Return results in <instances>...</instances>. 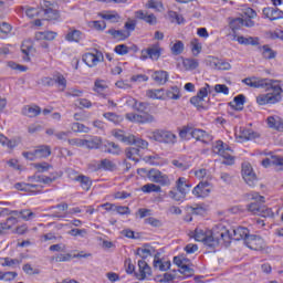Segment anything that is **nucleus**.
Listing matches in <instances>:
<instances>
[{"mask_svg":"<svg viewBox=\"0 0 283 283\" xmlns=\"http://www.w3.org/2000/svg\"><path fill=\"white\" fill-rule=\"evenodd\" d=\"M193 238L197 242H202L210 249L219 244L231 243V234H229V230L222 223L217 224L212 230L196 228Z\"/></svg>","mask_w":283,"mask_h":283,"instance_id":"f257e3e1","label":"nucleus"},{"mask_svg":"<svg viewBox=\"0 0 283 283\" xmlns=\"http://www.w3.org/2000/svg\"><path fill=\"white\" fill-rule=\"evenodd\" d=\"M282 101V84L273 82L266 94L256 96L258 105H275Z\"/></svg>","mask_w":283,"mask_h":283,"instance_id":"f03ea898","label":"nucleus"},{"mask_svg":"<svg viewBox=\"0 0 283 283\" xmlns=\"http://www.w3.org/2000/svg\"><path fill=\"white\" fill-rule=\"evenodd\" d=\"M191 186L187 184V178L179 177L175 184V187L168 191V198L175 202H185L187 193H189Z\"/></svg>","mask_w":283,"mask_h":283,"instance_id":"7ed1b4c3","label":"nucleus"},{"mask_svg":"<svg viewBox=\"0 0 283 283\" xmlns=\"http://www.w3.org/2000/svg\"><path fill=\"white\" fill-rule=\"evenodd\" d=\"M180 138H187V136H191L196 140H200L205 145H209L213 140V136L200 128H192L191 126H185L179 132Z\"/></svg>","mask_w":283,"mask_h":283,"instance_id":"20e7f679","label":"nucleus"},{"mask_svg":"<svg viewBox=\"0 0 283 283\" xmlns=\"http://www.w3.org/2000/svg\"><path fill=\"white\" fill-rule=\"evenodd\" d=\"M213 154H218L219 156H222L223 165H233L234 158H233V150L229 145L224 144L222 140H217L212 146Z\"/></svg>","mask_w":283,"mask_h":283,"instance_id":"39448f33","label":"nucleus"},{"mask_svg":"<svg viewBox=\"0 0 283 283\" xmlns=\"http://www.w3.org/2000/svg\"><path fill=\"white\" fill-rule=\"evenodd\" d=\"M153 140L163 143L164 145H176L178 143V136L171 130L156 129L153 132Z\"/></svg>","mask_w":283,"mask_h":283,"instance_id":"423d86ee","label":"nucleus"},{"mask_svg":"<svg viewBox=\"0 0 283 283\" xmlns=\"http://www.w3.org/2000/svg\"><path fill=\"white\" fill-rule=\"evenodd\" d=\"M242 83L248 85L249 87H254V88H262L265 90V92H269V88L273 83H280L277 80H269V78H260V77H247L242 80Z\"/></svg>","mask_w":283,"mask_h":283,"instance_id":"0eeeda50","label":"nucleus"},{"mask_svg":"<svg viewBox=\"0 0 283 283\" xmlns=\"http://www.w3.org/2000/svg\"><path fill=\"white\" fill-rule=\"evenodd\" d=\"M148 179L150 182H157V185H161V187H169L171 185V179L166 174H163L158 169H150L147 172Z\"/></svg>","mask_w":283,"mask_h":283,"instance_id":"6e6552de","label":"nucleus"},{"mask_svg":"<svg viewBox=\"0 0 283 283\" xmlns=\"http://www.w3.org/2000/svg\"><path fill=\"white\" fill-rule=\"evenodd\" d=\"M174 264L179 268V272L186 277L193 275V269H191V261L182 255L174 258Z\"/></svg>","mask_w":283,"mask_h":283,"instance_id":"1a4fd4ad","label":"nucleus"},{"mask_svg":"<svg viewBox=\"0 0 283 283\" xmlns=\"http://www.w3.org/2000/svg\"><path fill=\"white\" fill-rule=\"evenodd\" d=\"M160 54H163V48H160L159 43H155L142 51L140 60L147 61V59H150L151 61H158Z\"/></svg>","mask_w":283,"mask_h":283,"instance_id":"9d476101","label":"nucleus"},{"mask_svg":"<svg viewBox=\"0 0 283 283\" xmlns=\"http://www.w3.org/2000/svg\"><path fill=\"white\" fill-rule=\"evenodd\" d=\"M126 119L129 120L130 123H139L140 125L156 123V117L149 113H143V114L127 113Z\"/></svg>","mask_w":283,"mask_h":283,"instance_id":"9b49d317","label":"nucleus"},{"mask_svg":"<svg viewBox=\"0 0 283 283\" xmlns=\"http://www.w3.org/2000/svg\"><path fill=\"white\" fill-rule=\"evenodd\" d=\"M241 174L244 182H247L249 187H254L255 185H258V176L253 171V167H251V164H243Z\"/></svg>","mask_w":283,"mask_h":283,"instance_id":"f8f14e48","label":"nucleus"},{"mask_svg":"<svg viewBox=\"0 0 283 283\" xmlns=\"http://www.w3.org/2000/svg\"><path fill=\"white\" fill-rule=\"evenodd\" d=\"M211 85L205 84L203 87L199 90L197 93V96H193L190 98L191 105H195V107H202V103H205V98L211 94Z\"/></svg>","mask_w":283,"mask_h":283,"instance_id":"ddd939ff","label":"nucleus"},{"mask_svg":"<svg viewBox=\"0 0 283 283\" xmlns=\"http://www.w3.org/2000/svg\"><path fill=\"white\" fill-rule=\"evenodd\" d=\"M211 189L213 187L211 186V182L207 180H201L193 189L192 193L197 198H207L209 193H211Z\"/></svg>","mask_w":283,"mask_h":283,"instance_id":"4468645a","label":"nucleus"},{"mask_svg":"<svg viewBox=\"0 0 283 283\" xmlns=\"http://www.w3.org/2000/svg\"><path fill=\"white\" fill-rule=\"evenodd\" d=\"M88 167L93 171H101V169L104 171H115L116 164L109 159H102L99 161H93Z\"/></svg>","mask_w":283,"mask_h":283,"instance_id":"2eb2a0df","label":"nucleus"},{"mask_svg":"<svg viewBox=\"0 0 283 283\" xmlns=\"http://www.w3.org/2000/svg\"><path fill=\"white\" fill-rule=\"evenodd\" d=\"M104 56L102 52L95 51V53H85L82 56V61L87 67H96L98 63H103Z\"/></svg>","mask_w":283,"mask_h":283,"instance_id":"dca6fc26","label":"nucleus"},{"mask_svg":"<svg viewBox=\"0 0 283 283\" xmlns=\"http://www.w3.org/2000/svg\"><path fill=\"white\" fill-rule=\"evenodd\" d=\"M244 244L252 251H262L264 249V239L260 235L250 234V237H247Z\"/></svg>","mask_w":283,"mask_h":283,"instance_id":"f3484780","label":"nucleus"},{"mask_svg":"<svg viewBox=\"0 0 283 283\" xmlns=\"http://www.w3.org/2000/svg\"><path fill=\"white\" fill-rule=\"evenodd\" d=\"M259 136L260 135H258V133L244 127H240L239 130L235 132V138L238 143H247V140H255V138H258Z\"/></svg>","mask_w":283,"mask_h":283,"instance_id":"a211bd4d","label":"nucleus"},{"mask_svg":"<svg viewBox=\"0 0 283 283\" xmlns=\"http://www.w3.org/2000/svg\"><path fill=\"white\" fill-rule=\"evenodd\" d=\"M14 189L18 191H27L29 193H41L43 186L36 185L34 182H17L14 184Z\"/></svg>","mask_w":283,"mask_h":283,"instance_id":"6ab92c4d","label":"nucleus"},{"mask_svg":"<svg viewBox=\"0 0 283 283\" xmlns=\"http://www.w3.org/2000/svg\"><path fill=\"white\" fill-rule=\"evenodd\" d=\"M250 198L251 200H255L256 202H251L250 205H248V211H250V213H253V216H259L260 210L262 209V206H260L259 202H264V197L260 196V193L258 192H252L250 193Z\"/></svg>","mask_w":283,"mask_h":283,"instance_id":"aec40b11","label":"nucleus"},{"mask_svg":"<svg viewBox=\"0 0 283 283\" xmlns=\"http://www.w3.org/2000/svg\"><path fill=\"white\" fill-rule=\"evenodd\" d=\"M135 19L145 21V23H148V25H156V23H158V18H156L154 13H149L143 10L135 11Z\"/></svg>","mask_w":283,"mask_h":283,"instance_id":"412c9836","label":"nucleus"},{"mask_svg":"<svg viewBox=\"0 0 283 283\" xmlns=\"http://www.w3.org/2000/svg\"><path fill=\"white\" fill-rule=\"evenodd\" d=\"M263 17L269 19V21H279V19H283V11L277 8L268 7L263 9Z\"/></svg>","mask_w":283,"mask_h":283,"instance_id":"4be33fe9","label":"nucleus"},{"mask_svg":"<svg viewBox=\"0 0 283 283\" xmlns=\"http://www.w3.org/2000/svg\"><path fill=\"white\" fill-rule=\"evenodd\" d=\"M138 273H136V277L138 280H145L146 277H149L151 275V268L149 264L146 263L145 260L138 261Z\"/></svg>","mask_w":283,"mask_h":283,"instance_id":"5701e85b","label":"nucleus"},{"mask_svg":"<svg viewBox=\"0 0 283 283\" xmlns=\"http://www.w3.org/2000/svg\"><path fill=\"white\" fill-rule=\"evenodd\" d=\"M93 90L96 92V94H99L102 98H107V96H109V94L107 93L109 86L104 80H96Z\"/></svg>","mask_w":283,"mask_h":283,"instance_id":"b1692460","label":"nucleus"},{"mask_svg":"<svg viewBox=\"0 0 283 283\" xmlns=\"http://www.w3.org/2000/svg\"><path fill=\"white\" fill-rule=\"evenodd\" d=\"M232 233L233 234H231V232H229L230 240H231V238L233 240H244V243L247 242V238L250 237L249 229H247L244 227H238V228L233 229Z\"/></svg>","mask_w":283,"mask_h":283,"instance_id":"393cba45","label":"nucleus"},{"mask_svg":"<svg viewBox=\"0 0 283 283\" xmlns=\"http://www.w3.org/2000/svg\"><path fill=\"white\" fill-rule=\"evenodd\" d=\"M51 3L50 1H43V7L46 8L44 9V19L46 21H56L59 19V11L54 10L52 7H50Z\"/></svg>","mask_w":283,"mask_h":283,"instance_id":"a878e982","label":"nucleus"},{"mask_svg":"<svg viewBox=\"0 0 283 283\" xmlns=\"http://www.w3.org/2000/svg\"><path fill=\"white\" fill-rule=\"evenodd\" d=\"M259 52L261 53V56L265 59V61H271L277 56V51L272 50L269 44L259 46Z\"/></svg>","mask_w":283,"mask_h":283,"instance_id":"bb28decb","label":"nucleus"},{"mask_svg":"<svg viewBox=\"0 0 283 283\" xmlns=\"http://www.w3.org/2000/svg\"><path fill=\"white\" fill-rule=\"evenodd\" d=\"M151 78L157 85H165L169 81V73L167 71H155Z\"/></svg>","mask_w":283,"mask_h":283,"instance_id":"cd10ccee","label":"nucleus"},{"mask_svg":"<svg viewBox=\"0 0 283 283\" xmlns=\"http://www.w3.org/2000/svg\"><path fill=\"white\" fill-rule=\"evenodd\" d=\"M107 34H111L116 41H125L126 39H129L132 33L129 31L109 29Z\"/></svg>","mask_w":283,"mask_h":283,"instance_id":"c85d7f7f","label":"nucleus"},{"mask_svg":"<svg viewBox=\"0 0 283 283\" xmlns=\"http://www.w3.org/2000/svg\"><path fill=\"white\" fill-rule=\"evenodd\" d=\"M233 41H238L240 45H260V38H253V36H235L233 35Z\"/></svg>","mask_w":283,"mask_h":283,"instance_id":"c756f323","label":"nucleus"},{"mask_svg":"<svg viewBox=\"0 0 283 283\" xmlns=\"http://www.w3.org/2000/svg\"><path fill=\"white\" fill-rule=\"evenodd\" d=\"M65 39L70 43H80L81 41H83V32L76 29H70V31L65 35Z\"/></svg>","mask_w":283,"mask_h":283,"instance_id":"7c9ffc66","label":"nucleus"},{"mask_svg":"<svg viewBox=\"0 0 283 283\" xmlns=\"http://www.w3.org/2000/svg\"><path fill=\"white\" fill-rule=\"evenodd\" d=\"M12 216H20V218H22V220H24L25 222H30V220H34V218H36V213L32 212V210L30 209H24V210H13Z\"/></svg>","mask_w":283,"mask_h":283,"instance_id":"2f4dec72","label":"nucleus"},{"mask_svg":"<svg viewBox=\"0 0 283 283\" xmlns=\"http://www.w3.org/2000/svg\"><path fill=\"white\" fill-rule=\"evenodd\" d=\"M268 125L271 129H276V132H283V122L280 116L268 117Z\"/></svg>","mask_w":283,"mask_h":283,"instance_id":"473e14b6","label":"nucleus"},{"mask_svg":"<svg viewBox=\"0 0 283 283\" xmlns=\"http://www.w3.org/2000/svg\"><path fill=\"white\" fill-rule=\"evenodd\" d=\"M34 151L38 159L48 158L52 155V147H50L49 145H41V146H36Z\"/></svg>","mask_w":283,"mask_h":283,"instance_id":"72a5a7b5","label":"nucleus"},{"mask_svg":"<svg viewBox=\"0 0 283 283\" xmlns=\"http://www.w3.org/2000/svg\"><path fill=\"white\" fill-rule=\"evenodd\" d=\"M147 98H151L153 101H165V90H148L146 91Z\"/></svg>","mask_w":283,"mask_h":283,"instance_id":"f704fd0d","label":"nucleus"},{"mask_svg":"<svg viewBox=\"0 0 283 283\" xmlns=\"http://www.w3.org/2000/svg\"><path fill=\"white\" fill-rule=\"evenodd\" d=\"M36 41H54L56 32L54 31H39L35 33Z\"/></svg>","mask_w":283,"mask_h":283,"instance_id":"c9c22d12","label":"nucleus"},{"mask_svg":"<svg viewBox=\"0 0 283 283\" xmlns=\"http://www.w3.org/2000/svg\"><path fill=\"white\" fill-rule=\"evenodd\" d=\"M113 136L126 145H132V140H134V135H125L123 130H113Z\"/></svg>","mask_w":283,"mask_h":283,"instance_id":"e433bc0d","label":"nucleus"},{"mask_svg":"<svg viewBox=\"0 0 283 283\" xmlns=\"http://www.w3.org/2000/svg\"><path fill=\"white\" fill-rule=\"evenodd\" d=\"M74 180L76 182H80L81 188L84 191H90V189L92 188V179H90V177H87L85 175H80V176L75 177Z\"/></svg>","mask_w":283,"mask_h":283,"instance_id":"4c0bfd02","label":"nucleus"},{"mask_svg":"<svg viewBox=\"0 0 283 283\" xmlns=\"http://www.w3.org/2000/svg\"><path fill=\"white\" fill-rule=\"evenodd\" d=\"M53 82L56 83L60 92H65L67 87V80L65 78V76H63V74L55 73L53 75Z\"/></svg>","mask_w":283,"mask_h":283,"instance_id":"58836bf2","label":"nucleus"},{"mask_svg":"<svg viewBox=\"0 0 283 283\" xmlns=\"http://www.w3.org/2000/svg\"><path fill=\"white\" fill-rule=\"evenodd\" d=\"M263 167H271V165H276L277 167H283V157L272 156L262 160Z\"/></svg>","mask_w":283,"mask_h":283,"instance_id":"ea45409f","label":"nucleus"},{"mask_svg":"<svg viewBox=\"0 0 283 283\" xmlns=\"http://www.w3.org/2000/svg\"><path fill=\"white\" fill-rule=\"evenodd\" d=\"M154 269H157L158 271H169V269H171V262L163 261L160 258L155 256Z\"/></svg>","mask_w":283,"mask_h":283,"instance_id":"a19ab883","label":"nucleus"},{"mask_svg":"<svg viewBox=\"0 0 283 283\" xmlns=\"http://www.w3.org/2000/svg\"><path fill=\"white\" fill-rule=\"evenodd\" d=\"M180 96V88H178V86H172L169 90L165 91V101L166 98H170L171 101H178Z\"/></svg>","mask_w":283,"mask_h":283,"instance_id":"79ce46f5","label":"nucleus"},{"mask_svg":"<svg viewBox=\"0 0 283 283\" xmlns=\"http://www.w3.org/2000/svg\"><path fill=\"white\" fill-rule=\"evenodd\" d=\"M22 114L24 116H29V118H34L41 114V107L39 106H27L22 109Z\"/></svg>","mask_w":283,"mask_h":283,"instance_id":"37998d69","label":"nucleus"},{"mask_svg":"<svg viewBox=\"0 0 283 283\" xmlns=\"http://www.w3.org/2000/svg\"><path fill=\"white\" fill-rule=\"evenodd\" d=\"M126 157L128 160L138 163V160H140V150L138 148L129 147L126 149Z\"/></svg>","mask_w":283,"mask_h":283,"instance_id":"c03bdc74","label":"nucleus"},{"mask_svg":"<svg viewBox=\"0 0 283 283\" xmlns=\"http://www.w3.org/2000/svg\"><path fill=\"white\" fill-rule=\"evenodd\" d=\"M28 182H42L43 185H51V182H54V179L48 176H32L28 178Z\"/></svg>","mask_w":283,"mask_h":283,"instance_id":"a18cd8bd","label":"nucleus"},{"mask_svg":"<svg viewBox=\"0 0 283 283\" xmlns=\"http://www.w3.org/2000/svg\"><path fill=\"white\" fill-rule=\"evenodd\" d=\"M101 137H94L92 139H84V147H87V149H98L102 145Z\"/></svg>","mask_w":283,"mask_h":283,"instance_id":"49530a36","label":"nucleus"},{"mask_svg":"<svg viewBox=\"0 0 283 283\" xmlns=\"http://www.w3.org/2000/svg\"><path fill=\"white\" fill-rule=\"evenodd\" d=\"M144 193H160L163 188L156 184H146L142 187Z\"/></svg>","mask_w":283,"mask_h":283,"instance_id":"de8ad7c7","label":"nucleus"},{"mask_svg":"<svg viewBox=\"0 0 283 283\" xmlns=\"http://www.w3.org/2000/svg\"><path fill=\"white\" fill-rule=\"evenodd\" d=\"M182 65L185 70H198V66L200 65V62L196 59H185L182 61Z\"/></svg>","mask_w":283,"mask_h":283,"instance_id":"09e8293b","label":"nucleus"},{"mask_svg":"<svg viewBox=\"0 0 283 283\" xmlns=\"http://www.w3.org/2000/svg\"><path fill=\"white\" fill-rule=\"evenodd\" d=\"M195 176L199 180H207V182H209V180H211V174H209V170L205 169V168L196 170Z\"/></svg>","mask_w":283,"mask_h":283,"instance_id":"8fccbe9b","label":"nucleus"},{"mask_svg":"<svg viewBox=\"0 0 283 283\" xmlns=\"http://www.w3.org/2000/svg\"><path fill=\"white\" fill-rule=\"evenodd\" d=\"M101 17L102 19H105L106 21H112L113 23H118V21H120V15L115 11L102 13Z\"/></svg>","mask_w":283,"mask_h":283,"instance_id":"3c124183","label":"nucleus"},{"mask_svg":"<svg viewBox=\"0 0 283 283\" xmlns=\"http://www.w3.org/2000/svg\"><path fill=\"white\" fill-rule=\"evenodd\" d=\"M103 116H104V118H106V120H109L111 123H114L115 125L123 123V118L119 115H117L116 113H104Z\"/></svg>","mask_w":283,"mask_h":283,"instance_id":"603ef678","label":"nucleus"},{"mask_svg":"<svg viewBox=\"0 0 283 283\" xmlns=\"http://www.w3.org/2000/svg\"><path fill=\"white\" fill-rule=\"evenodd\" d=\"M247 101V97H244V95H238L234 97L233 103H231L232 107H234V109H242V107H244V103Z\"/></svg>","mask_w":283,"mask_h":283,"instance_id":"864d4df0","label":"nucleus"},{"mask_svg":"<svg viewBox=\"0 0 283 283\" xmlns=\"http://www.w3.org/2000/svg\"><path fill=\"white\" fill-rule=\"evenodd\" d=\"M189 209L193 216H205L207 213V208L202 205L190 206Z\"/></svg>","mask_w":283,"mask_h":283,"instance_id":"5fc2aeb1","label":"nucleus"},{"mask_svg":"<svg viewBox=\"0 0 283 283\" xmlns=\"http://www.w3.org/2000/svg\"><path fill=\"white\" fill-rule=\"evenodd\" d=\"M191 45V52L193 54V56H198V54H200V52H202V44L198 41V39H193L190 42Z\"/></svg>","mask_w":283,"mask_h":283,"instance_id":"6e6d98bb","label":"nucleus"},{"mask_svg":"<svg viewBox=\"0 0 283 283\" xmlns=\"http://www.w3.org/2000/svg\"><path fill=\"white\" fill-rule=\"evenodd\" d=\"M30 50H32V43L30 42H23L21 46V52L24 54L23 60L30 61Z\"/></svg>","mask_w":283,"mask_h":283,"instance_id":"4d7b16f0","label":"nucleus"},{"mask_svg":"<svg viewBox=\"0 0 283 283\" xmlns=\"http://www.w3.org/2000/svg\"><path fill=\"white\" fill-rule=\"evenodd\" d=\"M171 52H172V54H175L176 56H178V54H182V52H185V43H182V41H177V42L171 46Z\"/></svg>","mask_w":283,"mask_h":283,"instance_id":"13d9d810","label":"nucleus"},{"mask_svg":"<svg viewBox=\"0 0 283 283\" xmlns=\"http://www.w3.org/2000/svg\"><path fill=\"white\" fill-rule=\"evenodd\" d=\"M130 145H135L139 147V149H147V147H149V143L147 140L136 138V136H134V140L130 142Z\"/></svg>","mask_w":283,"mask_h":283,"instance_id":"bf43d9fd","label":"nucleus"},{"mask_svg":"<svg viewBox=\"0 0 283 283\" xmlns=\"http://www.w3.org/2000/svg\"><path fill=\"white\" fill-rule=\"evenodd\" d=\"M105 147H106L105 151L107 154H118V151H120V148L114 142H107L105 144Z\"/></svg>","mask_w":283,"mask_h":283,"instance_id":"052dcab7","label":"nucleus"},{"mask_svg":"<svg viewBox=\"0 0 283 283\" xmlns=\"http://www.w3.org/2000/svg\"><path fill=\"white\" fill-rule=\"evenodd\" d=\"M219 61H220V59H218V57L208 56L206 59V65H208V67H210L211 70H218Z\"/></svg>","mask_w":283,"mask_h":283,"instance_id":"680f3d73","label":"nucleus"},{"mask_svg":"<svg viewBox=\"0 0 283 283\" xmlns=\"http://www.w3.org/2000/svg\"><path fill=\"white\" fill-rule=\"evenodd\" d=\"M71 129L72 132H75V133L83 132L84 134H87V132H90V128H87L85 125L81 123H73L71 125Z\"/></svg>","mask_w":283,"mask_h":283,"instance_id":"e2e57ef3","label":"nucleus"},{"mask_svg":"<svg viewBox=\"0 0 283 283\" xmlns=\"http://www.w3.org/2000/svg\"><path fill=\"white\" fill-rule=\"evenodd\" d=\"M262 218H273L274 213L271 208H268L266 206H261V210H259V214Z\"/></svg>","mask_w":283,"mask_h":283,"instance_id":"0e129e2a","label":"nucleus"},{"mask_svg":"<svg viewBox=\"0 0 283 283\" xmlns=\"http://www.w3.org/2000/svg\"><path fill=\"white\" fill-rule=\"evenodd\" d=\"M2 261V266H17L21 264L19 259L3 258Z\"/></svg>","mask_w":283,"mask_h":283,"instance_id":"69168bd1","label":"nucleus"},{"mask_svg":"<svg viewBox=\"0 0 283 283\" xmlns=\"http://www.w3.org/2000/svg\"><path fill=\"white\" fill-rule=\"evenodd\" d=\"M33 167H34L35 169H38V171H39L40 174H43V172H45V171H49V170L52 168V166H51L50 164L45 163V161L40 163V164H33Z\"/></svg>","mask_w":283,"mask_h":283,"instance_id":"338daca9","label":"nucleus"},{"mask_svg":"<svg viewBox=\"0 0 283 283\" xmlns=\"http://www.w3.org/2000/svg\"><path fill=\"white\" fill-rule=\"evenodd\" d=\"M17 277L15 272H0V281L10 282V280H14Z\"/></svg>","mask_w":283,"mask_h":283,"instance_id":"774afa93","label":"nucleus"}]
</instances>
